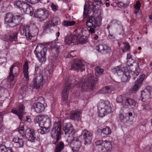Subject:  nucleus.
<instances>
[{
  "label": "nucleus",
  "instance_id": "obj_14",
  "mask_svg": "<svg viewBox=\"0 0 152 152\" xmlns=\"http://www.w3.org/2000/svg\"><path fill=\"white\" fill-rule=\"evenodd\" d=\"M69 143L73 152H78L81 147V142L79 140L77 137H73Z\"/></svg>",
  "mask_w": 152,
  "mask_h": 152
},
{
  "label": "nucleus",
  "instance_id": "obj_12",
  "mask_svg": "<svg viewBox=\"0 0 152 152\" xmlns=\"http://www.w3.org/2000/svg\"><path fill=\"white\" fill-rule=\"evenodd\" d=\"M122 112V111L120 112L119 116V118L121 121L124 123H129L130 124H132L134 119L132 113L129 112L128 113L124 114Z\"/></svg>",
  "mask_w": 152,
  "mask_h": 152
},
{
  "label": "nucleus",
  "instance_id": "obj_22",
  "mask_svg": "<svg viewBox=\"0 0 152 152\" xmlns=\"http://www.w3.org/2000/svg\"><path fill=\"white\" fill-rule=\"evenodd\" d=\"M21 11L22 13L29 14L31 16L33 15L34 10L33 8L27 3L24 4L23 8Z\"/></svg>",
  "mask_w": 152,
  "mask_h": 152
},
{
  "label": "nucleus",
  "instance_id": "obj_23",
  "mask_svg": "<svg viewBox=\"0 0 152 152\" xmlns=\"http://www.w3.org/2000/svg\"><path fill=\"white\" fill-rule=\"evenodd\" d=\"M13 17L12 13H8L6 14L5 18V24L7 27H12L14 26L12 25Z\"/></svg>",
  "mask_w": 152,
  "mask_h": 152
},
{
  "label": "nucleus",
  "instance_id": "obj_51",
  "mask_svg": "<svg viewBox=\"0 0 152 152\" xmlns=\"http://www.w3.org/2000/svg\"><path fill=\"white\" fill-rule=\"evenodd\" d=\"M76 53L75 50L72 51L70 52V53H69L67 56V58H71L76 56V54H75Z\"/></svg>",
  "mask_w": 152,
  "mask_h": 152
},
{
  "label": "nucleus",
  "instance_id": "obj_58",
  "mask_svg": "<svg viewBox=\"0 0 152 152\" xmlns=\"http://www.w3.org/2000/svg\"><path fill=\"white\" fill-rule=\"evenodd\" d=\"M108 37L109 39H111L112 40H114L115 39V37L113 36V35L112 34H111L110 33L109 34L108 36Z\"/></svg>",
  "mask_w": 152,
  "mask_h": 152
},
{
  "label": "nucleus",
  "instance_id": "obj_41",
  "mask_svg": "<svg viewBox=\"0 0 152 152\" xmlns=\"http://www.w3.org/2000/svg\"><path fill=\"white\" fill-rule=\"evenodd\" d=\"M60 34V33L59 32H58L56 33V36L57 37V38L54 40L53 41L49 42V44L50 45H52L53 46V45H54V46L53 47V46H51V48H55L56 47V44L58 43V37L59 36Z\"/></svg>",
  "mask_w": 152,
  "mask_h": 152
},
{
  "label": "nucleus",
  "instance_id": "obj_16",
  "mask_svg": "<svg viewBox=\"0 0 152 152\" xmlns=\"http://www.w3.org/2000/svg\"><path fill=\"white\" fill-rule=\"evenodd\" d=\"M151 88L149 86H147L141 92V100L145 102L148 100L151 97V93L152 90Z\"/></svg>",
  "mask_w": 152,
  "mask_h": 152
},
{
  "label": "nucleus",
  "instance_id": "obj_29",
  "mask_svg": "<svg viewBox=\"0 0 152 152\" xmlns=\"http://www.w3.org/2000/svg\"><path fill=\"white\" fill-rule=\"evenodd\" d=\"M141 6V4L139 1H137L134 5V7L136 10L134 12V13L139 18H141L142 16V12L140 11H139Z\"/></svg>",
  "mask_w": 152,
  "mask_h": 152
},
{
  "label": "nucleus",
  "instance_id": "obj_27",
  "mask_svg": "<svg viewBox=\"0 0 152 152\" xmlns=\"http://www.w3.org/2000/svg\"><path fill=\"white\" fill-rule=\"evenodd\" d=\"M114 90L115 88L112 86H106L102 88L99 91L98 93L101 94H109L111 93L112 91Z\"/></svg>",
  "mask_w": 152,
  "mask_h": 152
},
{
  "label": "nucleus",
  "instance_id": "obj_34",
  "mask_svg": "<svg viewBox=\"0 0 152 152\" xmlns=\"http://www.w3.org/2000/svg\"><path fill=\"white\" fill-rule=\"evenodd\" d=\"M28 68V62L27 61H26L23 66V73L24 75V78L27 81L29 80Z\"/></svg>",
  "mask_w": 152,
  "mask_h": 152
},
{
  "label": "nucleus",
  "instance_id": "obj_21",
  "mask_svg": "<svg viewBox=\"0 0 152 152\" xmlns=\"http://www.w3.org/2000/svg\"><path fill=\"white\" fill-rule=\"evenodd\" d=\"M71 69L82 72L85 70L84 65L82 64L81 61L78 60L75 61L74 65H72Z\"/></svg>",
  "mask_w": 152,
  "mask_h": 152
},
{
  "label": "nucleus",
  "instance_id": "obj_45",
  "mask_svg": "<svg viewBox=\"0 0 152 152\" xmlns=\"http://www.w3.org/2000/svg\"><path fill=\"white\" fill-rule=\"evenodd\" d=\"M145 77V74H142L140 75L139 78L137 80L136 82L137 83L141 85Z\"/></svg>",
  "mask_w": 152,
  "mask_h": 152
},
{
  "label": "nucleus",
  "instance_id": "obj_62",
  "mask_svg": "<svg viewBox=\"0 0 152 152\" xmlns=\"http://www.w3.org/2000/svg\"><path fill=\"white\" fill-rule=\"evenodd\" d=\"M92 38H94L95 40H97L98 38V35H95L94 37L93 36Z\"/></svg>",
  "mask_w": 152,
  "mask_h": 152
},
{
  "label": "nucleus",
  "instance_id": "obj_2",
  "mask_svg": "<svg viewBox=\"0 0 152 152\" xmlns=\"http://www.w3.org/2000/svg\"><path fill=\"white\" fill-rule=\"evenodd\" d=\"M39 66H35V78L32 82V86L36 89H39L48 82V78L50 77L53 70L50 69L47 71L44 70L42 72Z\"/></svg>",
  "mask_w": 152,
  "mask_h": 152
},
{
  "label": "nucleus",
  "instance_id": "obj_36",
  "mask_svg": "<svg viewBox=\"0 0 152 152\" xmlns=\"http://www.w3.org/2000/svg\"><path fill=\"white\" fill-rule=\"evenodd\" d=\"M26 3V2L22 1L17 0L14 1V4L15 7L19 8L21 11L23 8V5Z\"/></svg>",
  "mask_w": 152,
  "mask_h": 152
},
{
  "label": "nucleus",
  "instance_id": "obj_17",
  "mask_svg": "<svg viewBox=\"0 0 152 152\" xmlns=\"http://www.w3.org/2000/svg\"><path fill=\"white\" fill-rule=\"evenodd\" d=\"M81 135L83 136L85 145L90 144L92 141V133L86 130L83 131Z\"/></svg>",
  "mask_w": 152,
  "mask_h": 152
},
{
  "label": "nucleus",
  "instance_id": "obj_9",
  "mask_svg": "<svg viewBox=\"0 0 152 152\" xmlns=\"http://www.w3.org/2000/svg\"><path fill=\"white\" fill-rule=\"evenodd\" d=\"M95 144L98 148L97 152H110L112 149V142L110 140H97L95 142Z\"/></svg>",
  "mask_w": 152,
  "mask_h": 152
},
{
  "label": "nucleus",
  "instance_id": "obj_24",
  "mask_svg": "<svg viewBox=\"0 0 152 152\" xmlns=\"http://www.w3.org/2000/svg\"><path fill=\"white\" fill-rule=\"evenodd\" d=\"M32 107L35 111L37 113H40L43 111L45 109V106L43 103L40 102L34 103Z\"/></svg>",
  "mask_w": 152,
  "mask_h": 152
},
{
  "label": "nucleus",
  "instance_id": "obj_6",
  "mask_svg": "<svg viewBox=\"0 0 152 152\" xmlns=\"http://www.w3.org/2000/svg\"><path fill=\"white\" fill-rule=\"evenodd\" d=\"M98 109L99 116L102 117L111 112V108L109 102L103 100H100L98 103Z\"/></svg>",
  "mask_w": 152,
  "mask_h": 152
},
{
  "label": "nucleus",
  "instance_id": "obj_18",
  "mask_svg": "<svg viewBox=\"0 0 152 152\" xmlns=\"http://www.w3.org/2000/svg\"><path fill=\"white\" fill-rule=\"evenodd\" d=\"M29 26L27 25L21 26L20 27V34L23 36H25L27 40L30 39L32 37L30 32Z\"/></svg>",
  "mask_w": 152,
  "mask_h": 152
},
{
  "label": "nucleus",
  "instance_id": "obj_4",
  "mask_svg": "<svg viewBox=\"0 0 152 152\" xmlns=\"http://www.w3.org/2000/svg\"><path fill=\"white\" fill-rule=\"evenodd\" d=\"M102 18L98 17L96 19L93 17L91 16L89 17L88 20L86 23V26L89 28V29L86 28H84L82 29L81 34L83 36H86L88 33L93 34L95 32V29L97 26H99L101 24Z\"/></svg>",
  "mask_w": 152,
  "mask_h": 152
},
{
  "label": "nucleus",
  "instance_id": "obj_53",
  "mask_svg": "<svg viewBox=\"0 0 152 152\" xmlns=\"http://www.w3.org/2000/svg\"><path fill=\"white\" fill-rule=\"evenodd\" d=\"M102 4V2L100 0L94 1L93 2V4L94 6L96 5L100 6Z\"/></svg>",
  "mask_w": 152,
  "mask_h": 152
},
{
  "label": "nucleus",
  "instance_id": "obj_44",
  "mask_svg": "<svg viewBox=\"0 0 152 152\" xmlns=\"http://www.w3.org/2000/svg\"><path fill=\"white\" fill-rule=\"evenodd\" d=\"M75 23L74 21H64L63 24L65 26H70L74 25Z\"/></svg>",
  "mask_w": 152,
  "mask_h": 152
},
{
  "label": "nucleus",
  "instance_id": "obj_40",
  "mask_svg": "<svg viewBox=\"0 0 152 152\" xmlns=\"http://www.w3.org/2000/svg\"><path fill=\"white\" fill-rule=\"evenodd\" d=\"M64 147V145L63 143L62 142H60L57 145L55 152H61Z\"/></svg>",
  "mask_w": 152,
  "mask_h": 152
},
{
  "label": "nucleus",
  "instance_id": "obj_56",
  "mask_svg": "<svg viewBox=\"0 0 152 152\" xmlns=\"http://www.w3.org/2000/svg\"><path fill=\"white\" fill-rule=\"evenodd\" d=\"M5 90L4 88L0 86V96L1 94L4 93Z\"/></svg>",
  "mask_w": 152,
  "mask_h": 152
},
{
  "label": "nucleus",
  "instance_id": "obj_37",
  "mask_svg": "<svg viewBox=\"0 0 152 152\" xmlns=\"http://www.w3.org/2000/svg\"><path fill=\"white\" fill-rule=\"evenodd\" d=\"M22 18L19 15L14 16L13 20L12 27L15 26L16 25H18L20 22Z\"/></svg>",
  "mask_w": 152,
  "mask_h": 152
},
{
  "label": "nucleus",
  "instance_id": "obj_59",
  "mask_svg": "<svg viewBox=\"0 0 152 152\" xmlns=\"http://www.w3.org/2000/svg\"><path fill=\"white\" fill-rule=\"evenodd\" d=\"M4 129V127L3 126V125L2 124L0 125V132H3Z\"/></svg>",
  "mask_w": 152,
  "mask_h": 152
},
{
  "label": "nucleus",
  "instance_id": "obj_26",
  "mask_svg": "<svg viewBox=\"0 0 152 152\" xmlns=\"http://www.w3.org/2000/svg\"><path fill=\"white\" fill-rule=\"evenodd\" d=\"M97 132L100 133L101 135L103 137H106L111 133V130L109 127H106L103 129H99Z\"/></svg>",
  "mask_w": 152,
  "mask_h": 152
},
{
  "label": "nucleus",
  "instance_id": "obj_33",
  "mask_svg": "<svg viewBox=\"0 0 152 152\" xmlns=\"http://www.w3.org/2000/svg\"><path fill=\"white\" fill-rule=\"evenodd\" d=\"M75 37L72 35L68 36L65 38L64 42L67 45H70L72 43L75 44Z\"/></svg>",
  "mask_w": 152,
  "mask_h": 152
},
{
  "label": "nucleus",
  "instance_id": "obj_3",
  "mask_svg": "<svg viewBox=\"0 0 152 152\" xmlns=\"http://www.w3.org/2000/svg\"><path fill=\"white\" fill-rule=\"evenodd\" d=\"M35 124L39 123V126L41 128L38 130L39 133L43 134L49 131L51 125L50 119L46 115H42L37 116L34 120Z\"/></svg>",
  "mask_w": 152,
  "mask_h": 152
},
{
  "label": "nucleus",
  "instance_id": "obj_49",
  "mask_svg": "<svg viewBox=\"0 0 152 152\" xmlns=\"http://www.w3.org/2000/svg\"><path fill=\"white\" fill-rule=\"evenodd\" d=\"M129 4V2H127L126 3L124 4L123 2H120L118 3V5L121 8H124L128 6Z\"/></svg>",
  "mask_w": 152,
  "mask_h": 152
},
{
  "label": "nucleus",
  "instance_id": "obj_47",
  "mask_svg": "<svg viewBox=\"0 0 152 152\" xmlns=\"http://www.w3.org/2000/svg\"><path fill=\"white\" fill-rule=\"evenodd\" d=\"M118 25L117 22L116 20H113L107 26V29H109L110 26H116Z\"/></svg>",
  "mask_w": 152,
  "mask_h": 152
},
{
  "label": "nucleus",
  "instance_id": "obj_55",
  "mask_svg": "<svg viewBox=\"0 0 152 152\" xmlns=\"http://www.w3.org/2000/svg\"><path fill=\"white\" fill-rule=\"evenodd\" d=\"M51 7L52 10L54 12L56 11L58 9V7L53 4H51Z\"/></svg>",
  "mask_w": 152,
  "mask_h": 152
},
{
  "label": "nucleus",
  "instance_id": "obj_20",
  "mask_svg": "<svg viewBox=\"0 0 152 152\" xmlns=\"http://www.w3.org/2000/svg\"><path fill=\"white\" fill-rule=\"evenodd\" d=\"M25 107L23 104L20 103L18 107L17 110L12 109L11 110V112L17 115L20 120H22V116L24 112Z\"/></svg>",
  "mask_w": 152,
  "mask_h": 152
},
{
  "label": "nucleus",
  "instance_id": "obj_8",
  "mask_svg": "<svg viewBox=\"0 0 152 152\" xmlns=\"http://www.w3.org/2000/svg\"><path fill=\"white\" fill-rule=\"evenodd\" d=\"M17 132L20 134V135L23 136L26 135V137L29 141L31 142L34 141L35 139V135L34 130L29 128H28L25 133L24 130V125L23 123H20L19 127L16 129Z\"/></svg>",
  "mask_w": 152,
  "mask_h": 152
},
{
  "label": "nucleus",
  "instance_id": "obj_60",
  "mask_svg": "<svg viewBox=\"0 0 152 152\" xmlns=\"http://www.w3.org/2000/svg\"><path fill=\"white\" fill-rule=\"evenodd\" d=\"M142 109L143 110H145L148 109V108H147V105H144V104H142Z\"/></svg>",
  "mask_w": 152,
  "mask_h": 152
},
{
  "label": "nucleus",
  "instance_id": "obj_11",
  "mask_svg": "<svg viewBox=\"0 0 152 152\" xmlns=\"http://www.w3.org/2000/svg\"><path fill=\"white\" fill-rule=\"evenodd\" d=\"M20 64L18 62H16L13 64L10 68V74L9 76L7 78V81L8 84L10 85V87L13 86V79L14 77L18 75V74L17 72H15L13 71H15V67H18L20 66Z\"/></svg>",
  "mask_w": 152,
  "mask_h": 152
},
{
  "label": "nucleus",
  "instance_id": "obj_39",
  "mask_svg": "<svg viewBox=\"0 0 152 152\" xmlns=\"http://www.w3.org/2000/svg\"><path fill=\"white\" fill-rule=\"evenodd\" d=\"M126 99L125 95H123L118 96L116 99V101L118 103H122L123 105H124Z\"/></svg>",
  "mask_w": 152,
  "mask_h": 152
},
{
  "label": "nucleus",
  "instance_id": "obj_50",
  "mask_svg": "<svg viewBox=\"0 0 152 152\" xmlns=\"http://www.w3.org/2000/svg\"><path fill=\"white\" fill-rule=\"evenodd\" d=\"M140 72V69L139 67L137 66V67L136 68L134 71L133 72V73H132V74H133L134 75L137 76L139 75Z\"/></svg>",
  "mask_w": 152,
  "mask_h": 152
},
{
  "label": "nucleus",
  "instance_id": "obj_63",
  "mask_svg": "<svg viewBox=\"0 0 152 152\" xmlns=\"http://www.w3.org/2000/svg\"><path fill=\"white\" fill-rule=\"evenodd\" d=\"M110 4L109 2H107L105 3V6L107 7H110Z\"/></svg>",
  "mask_w": 152,
  "mask_h": 152
},
{
  "label": "nucleus",
  "instance_id": "obj_48",
  "mask_svg": "<svg viewBox=\"0 0 152 152\" xmlns=\"http://www.w3.org/2000/svg\"><path fill=\"white\" fill-rule=\"evenodd\" d=\"M18 33L16 32L15 33L13 34V36H10L9 38V40L10 41H15L17 39V35Z\"/></svg>",
  "mask_w": 152,
  "mask_h": 152
},
{
  "label": "nucleus",
  "instance_id": "obj_13",
  "mask_svg": "<svg viewBox=\"0 0 152 152\" xmlns=\"http://www.w3.org/2000/svg\"><path fill=\"white\" fill-rule=\"evenodd\" d=\"M48 12L45 9H39L34 13V16L40 21H43L47 19L48 16Z\"/></svg>",
  "mask_w": 152,
  "mask_h": 152
},
{
  "label": "nucleus",
  "instance_id": "obj_28",
  "mask_svg": "<svg viewBox=\"0 0 152 152\" xmlns=\"http://www.w3.org/2000/svg\"><path fill=\"white\" fill-rule=\"evenodd\" d=\"M63 130L66 134H70L73 132V129L71 123L65 124L64 126Z\"/></svg>",
  "mask_w": 152,
  "mask_h": 152
},
{
  "label": "nucleus",
  "instance_id": "obj_30",
  "mask_svg": "<svg viewBox=\"0 0 152 152\" xmlns=\"http://www.w3.org/2000/svg\"><path fill=\"white\" fill-rule=\"evenodd\" d=\"M81 114V110H77L72 112L70 115V118L72 120H78Z\"/></svg>",
  "mask_w": 152,
  "mask_h": 152
},
{
  "label": "nucleus",
  "instance_id": "obj_15",
  "mask_svg": "<svg viewBox=\"0 0 152 152\" xmlns=\"http://www.w3.org/2000/svg\"><path fill=\"white\" fill-rule=\"evenodd\" d=\"M60 23L59 18L58 17L54 18L52 20L45 23L43 27L44 30L46 31L47 30H49L51 27L58 25Z\"/></svg>",
  "mask_w": 152,
  "mask_h": 152
},
{
  "label": "nucleus",
  "instance_id": "obj_42",
  "mask_svg": "<svg viewBox=\"0 0 152 152\" xmlns=\"http://www.w3.org/2000/svg\"><path fill=\"white\" fill-rule=\"evenodd\" d=\"M95 74L96 76H97L99 75H101L103 71V69L99 66L96 67L95 69Z\"/></svg>",
  "mask_w": 152,
  "mask_h": 152
},
{
  "label": "nucleus",
  "instance_id": "obj_57",
  "mask_svg": "<svg viewBox=\"0 0 152 152\" xmlns=\"http://www.w3.org/2000/svg\"><path fill=\"white\" fill-rule=\"evenodd\" d=\"M38 101L42 103H43V104L45 103L44 99L41 96L38 97Z\"/></svg>",
  "mask_w": 152,
  "mask_h": 152
},
{
  "label": "nucleus",
  "instance_id": "obj_5",
  "mask_svg": "<svg viewBox=\"0 0 152 152\" xmlns=\"http://www.w3.org/2000/svg\"><path fill=\"white\" fill-rule=\"evenodd\" d=\"M125 68L124 65H121L119 66L113 67L112 71L114 74H117L121 77V81L124 82L128 81L130 78L129 72H132V68Z\"/></svg>",
  "mask_w": 152,
  "mask_h": 152
},
{
  "label": "nucleus",
  "instance_id": "obj_1",
  "mask_svg": "<svg viewBox=\"0 0 152 152\" xmlns=\"http://www.w3.org/2000/svg\"><path fill=\"white\" fill-rule=\"evenodd\" d=\"M97 78H94L93 75L89 74L87 76H84L80 80V83L75 82V83H69V79H65V86L61 92V100L62 101L66 102L68 98V91L72 88L75 90L77 88L80 89L82 92L91 91L93 90L94 85L96 83Z\"/></svg>",
  "mask_w": 152,
  "mask_h": 152
},
{
  "label": "nucleus",
  "instance_id": "obj_43",
  "mask_svg": "<svg viewBox=\"0 0 152 152\" xmlns=\"http://www.w3.org/2000/svg\"><path fill=\"white\" fill-rule=\"evenodd\" d=\"M141 86V85L135 82L134 86L131 88V92L132 93H134L138 90Z\"/></svg>",
  "mask_w": 152,
  "mask_h": 152
},
{
  "label": "nucleus",
  "instance_id": "obj_35",
  "mask_svg": "<svg viewBox=\"0 0 152 152\" xmlns=\"http://www.w3.org/2000/svg\"><path fill=\"white\" fill-rule=\"evenodd\" d=\"M129 105L134 106L136 107L137 106V103L134 100L130 98H126L124 106H127Z\"/></svg>",
  "mask_w": 152,
  "mask_h": 152
},
{
  "label": "nucleus",
  "instance_id": "obj_46",
  "mask_svg": "<svg viewBox=\"0 0 152 152\" xmlns=\"http://www.w3.org/2000/svg\"><path fill=\"white\" fill-rule=\"evenodd\" d=\"M84 17L87 18L88 17V14L89 8H88V6L87 4L86 3L85 4L84 6Z\"/></svg>",
  "mask_w": 152,
  "mask_h": 152
},
{
  "label": "nucleus",
  "instance_id": "obj_7",
  "mask_svg": "<svg viewBox=\"0 0 152 152\" xmlns=\"http://www.w3.org/2000/svg\"><path fill=\"white\" fill-rule=\"evenodd\" d=\"M47 48L42 44L37 45L34 53L36 57L39 61L42 63L45 62L46 60Z\"/></svg>",
  "mask_w": 152,
  "mask_h": 152
},
{
  "label": "nucleus",
  "instance_id": "obj_64",
  "mask_svg": "<svg viewBox=\"0 0 152 152\" xmlns=\"http://www.w3.org/2000/svg\"><path fill=\"white\" fill-rule=\"evenodd\" d=\"M150 18L151 20H152V14L150 16Z\"/></svg>",
  "mask_w": 152,
  "mask_h": 152
},
{
  "label": "nucleus",
  "instance_id": "obj_61",
  "mask_svg": "<svg viewBox=\"0 0 152 152\" xmlns=\"http://www.w3.org/2000/svg\"><path fill=\"white\" fill-rule=\"evenodd\" d=\"M26 118L27 119L25 121L26 123L27 122L30 123L31 122V119L30 118H28V117H27Z\"/></svg>",
  "mask_w": 152,
  "mask_h": 152
},
{
  "label": "nucleus",
  "instance_id": "obj_10",
  "mask_svg": "<svg viewBox=\"0 0 152 152\" xmlns=\"http://www.w3.org/2000/svg\"><path fill=\"white\" fill-rule=\"evenodd\" d=\"M61 125L60 123L58 121L55 122L51 132V136L53 139V142L56 144L61 137Z\"/></svg>",
  "mask_w": 152,
  "mask_h": 152
},
{
  "label": "nucleus",
  "instance_id": "obj_38",
  "mask_svg": "<svg viewBox=\"0 0 152 152\" xmlns=\"http://www.w3.org/2000/svg\"><path fill=\"white\" fill-rule=\"evenodd\" d=\"M0 152H13L10 147H7L4 145H0Z\"/></svg>",
  "mask_w": 152,
  "mask_h": 152
},
{
  "label": "nucleus",
  "instance_id": "obj_31",
  "mask_svg": "<svg viewBox=\"0 0 152 152\" xmlns=\"http://www.w3.org/2000/svg\"><path fill=\"white\" fill-rule=\"evenodd\" d=\"M75 37V44L78 43H85L86 42V36H82L81 34L77 35V37Z\"/></svg>",
  "mask_w": 152,
  "mask_h": 152
},
{
  "label": "nucleus",
  "instance_id": "obj_54",
  "mask_svg": "<svg viewBox=\"0 0 152 152\" xmlns=\"http://www.w3.org/2000/svg\"><path fill=\"white\" fill-rule=\"evenodd\" d=\"M40 0H25L28 3L31 4H35L38 3Z\"/></svg>",
  "mask_w": 152,
  "mask_h": 152
},
{
  "label": "nucleus",
  "instance_id": "obj_32",
  "mask_svg": "<svg viewBox=\"0 0 152 152\" xmlns=\"http://www.w3.org/2000/svg\"><path fill=\"white\" fill-rule=\"evenodd\" d=\"M127 66L126 68H132L133 64L135 62V60L133 59L131 55L130 54H128L127 55Z\"/></svg>",
  "mask_w": 152,
  "mask_h": 152
},
{
  "label": "nucleus",
  "instance_id": "obj_19",
  "mask_svg": "<svg viewBox=\"0 0 152 152\" xmlns=\"http://www.w3.org/2000/svg\"><path fill=\"white\" fill-rule=\"evenodd\" d=\"M96 50L99 53L105 54L110 52V49L107 45L105 44H99L96 47Z\"/></svg>",
  "mask_w": 152,
  "mask_h": 152
},
{
  "label": "nucleus",
  "instance_id": "obj_25",
  "mask_svg": "<svg viewBox=\"0 0 152 152\" xmlns=\"http://www.w3.org/2000/svg\"><path fill=\"white\" fill-rule=\"evenodd\" d=\"M12 141L14 142L13 146L16 148L21 147L23 145V140L21 138L15 136L13 137Z\"/></svg>",
  "mask_w": 152,
  "mask_h": 152
},
{
  "label": "nucleus",
  "instance_id": "obj_52",
  "mask_svg": "<svg viewBox=\"0 0 152 152\" xmlns=\"http://www.w3.org/2000/svg\"><path fill=\"white\" fill-rule=\"evenodd\" d=\"M123 44L125 47V49L123 50L122 51L123 53H124L125 52L126 50H128L129 49V46L127 42H124Z\"/></svg>",
  "mask_w": 152,
  "mask_h": 152
}]
</instances>
